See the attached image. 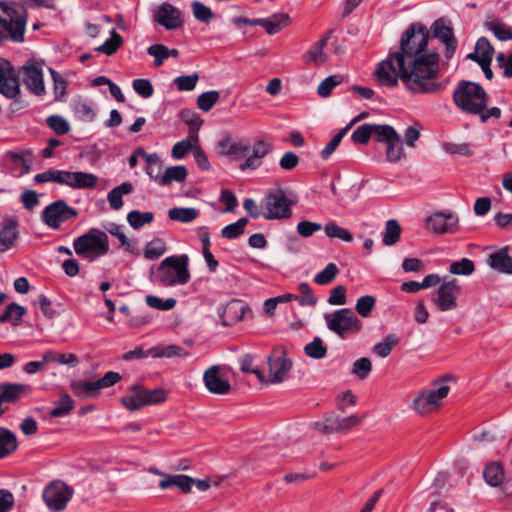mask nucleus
<instances>
[{"mask_svg": "<svg viewBox=\"0 0 512 512\" xmlns=\"http://www.w3.org/2000/svg\"><path fill=\"white\" fill-rule=\"evenodd\" d=\"M159 487L163 490L176 487L181 492L188 494L192 491L193 478L184 474H167L160 480Z\"/></svg>", "mask_w": 512, "mask_h": 512, "instance_id": "25", "label": "nucleus"}, {"mask_svg": "<svg viewBox=\"0 0 512 512\" xmlns=\"http://www.w3.org/2000/svg\"><path fill=\"white\" fill-rule=\"evenodd\" d=\"M75 407L74 400L68 393H62L60 398L54 402V407L49 415L52 417H63L68 415Z\"/></svg>", "mask_w": 512, "mask_h": 512, "instance_id": "35", "label": "nucleus"}, {"mask_svg": "<svg viewBox=\"0 0 512 512\" xmlns=\"http://www.w3.org/2000/svg\"><path fill=\"white\" fill-rule=\"evenodd\" d=\"M324 230L329 238H339L346 242H350L353 239L352 234L348 230L338 226L336 223L327 224Z\"/></svg>", "mask_w": 512, "mask_h": 512, "instance_id": "58", "label": "nucleus"}, {"mask_svg": "<svg viewBox=\"0 0 512 512\" xmlns=\"http://www.w3.org/2000/svg\"><path fill=\"white\" fill-rule=\"evenodd\" d=\"M429 31L411 25L403 34L397 50L376 66L374 81L380 87H396L399 80L414 94H437L445 85L438 80L439 55L428 52Z\"/></svg>", "mask_w": 512, "mask_h": 512, "instance_id": "1", "label": "nucleus"}, {"mask_svg": "<svg viewBox=\"0 0 512 512\" xmlns=\"http://www.w3.org/2000/svg\"><path fill=\"white\" fill-rule=\"evenodd\" d=\"M386 145V157L389 162L395 163L404 157V149L398 134L389 140Z\"/></svg>", "mask_w": 512, "mask_h": 512, "instance_id": "41", "label": "nucleus"}, {"mask_svg": "<svg viewBox=\"0 0 512 512\" xmlns=\"http://www.w3.org/2000/svg\"><path fill=\"white\" fill-rule=\"evenodd\" d=\"M343 81V76L341 75H332L325 78L317 87V93L320 97L326 98L329 97L332 90L341 84Z\"/></svg>", "mask_w": 512, "mask_h": 512, "instance_id": "48", "label": "nucleus"}, {"mask_svg": "<svg viewBox=\"0 0 512 512\" xmlns=\"http://www.w3.org/2000/svg\"><path fill=\"white\" fill-rule=\"evenodd\" d=\"M16 435L7 428L0 429V459H3L17 450Z\"/></svg>", "mask_w": 512, "mask_h": 512, "instance_id": "31", "label": "nucleus"}, {"mask_svg": "<svg viewBox=\"0 0 512 512\" xmlns=\"http://www.w3.org/2000/svg\"><path fill=\"white\" fill-rule=\"evenodd\" d=\"M349 130V126H346L342 130H340L324 147V149L321 151V157L322 159L326 160L328 159L332 153L336 150V148L339 146L342 138L345 136L347 131Z\"/></svg>", "mask_w": 512, "mask_h": 512, "instance_id": "60", "label": "nucleus"}, {"mask_svg": "<svg viewBox=\"0 0 512 512\" xmlns=\"http://www.w3.org/2000/svg\"><path fill=\"white\" fill-rule=\"evenodd\" d=\"M167 393L163 388L146 389L143 385H131L127 393L120 398V403L134 412L145 406L161 404L166 401Z\"/></svg>", "mask_w": 512, "mask_h": 512, "instance_id": "4", "label": "nucleus"}, {"mask_svg": "<svg viewBox=\"0 0 512 512\" xmlns=\"http://www.w3.org/2000/svg\"><path fill=\"white\" fill-rule=\"evenodd\" d=\"M73 247L78 255H105L109 252L108 236L104 231L91 228L87 233L74 240Z\"/></svg>", "mask_w": 512, "mask_h": 512, "instance_id": "7", "label": "nucleus"}, {"mask_svg": "<svg viewBox=\"0 0 512 512\" xmlns=\"http://www.w3.org/2000/svg\"><path fill=\"white\" fill-rule=\"evenodd\" d=\"M396 134H397V132L390 125L373 124V134H372V136L375 137V140L377 142H381V143H385L386 144Z\"/></svg>", "mask_w": 512, "mask_h": 512, "instance_id": "51", "label": "nucleus"}, {"mask_svg": "<svg viewBox=\"0 0 512 512\" xmlns=\"http://www.w3.org/2000/svg\"><path fill=\"white\" fill-rule=\"evenodd\" d=\"M453 102L465 113L480 114L486 108L488 94L480 84L462 80L453 92Z\"/></svg>", "mask_w": 512, "mask_h": 512, "instance_id": "2", "label": "nucleus"}, {"mask_svg": "<svg viewBox=\"0 0 512 512\" xmlns=\"http://www.w3.org/2000/svg\"><path fill=\"white\" fill-rule=\"evenodd\" d=\"M460 218L455 212L438 211L426 219L427 229L433 233L455 234L459 231Z\"/></svg>", "mask_w": 512, "mask_h": 512, "instance_id": "13", "label": "nucleus"}, {"mask_svg": "<svg viewBox=\"0 0 512 512\" xmlns=\"http://www.w3.org/2000/svg\"><path fill=\"white\" fill-rule=\"evenodd\" d=\"M46 124L58 135H66L71 129L69 122L61 115L47 117Z\"/></svg>", "mask_w": 512, "mask_h": 512, "instance_id": "44", "label": "nucleus"}, {"mask_svg": "<svg viewBox=\"0 0 512 512\" xmlns=\"http://www.w3.org/2000/svg\"><path fill=\"white\" fill-rule=\"evenodd\" d=\"M304 352L310 358L322 359L327 354V347L321 338L315 337L312 342L305 345Z\"/></svg>", "mask_w": 512, "mask_h": 512, "instance_id": "43", "label": "nucleus"}, {"mask_svg": "<svg viewBox=\"0 0 512 512\" xmlns=\"http://www.w3.org/2000/svg\"><path fill=\"white\" fill-rule=\"evenodd\" d=\"M272 150V144L264 139H258L252 146L251 154L239 165L240 170H256L262 165V160Z\"/></svg>", "mask_w": 512, "mask_h": 512, "instance_id": "18", "label": "nucleus"}, {"mask_svg": "<svg viewBox=\"0 0 512 512\" xmlns=\"http://www.w3.org/2000/svg\"><path fill=\"white\" fill-rule=\"evenodd\" d=\"M49 72L53 81L55 101H64L67 94V80L53 68H49Z\"/></svg>", "mask_w": 512, "mask_h": 512, "instance_id": "39", "label": "nucleus"}, {"mask_svg": "<svg viewBox=\"0 0 512 512\" xmlns=\"http://www.w3.org/2000/svg\"><path fill=\"white\" fill-rule=\"evenodd\" d=\"M461 294V286L457 280L444 281L435 291L432 301L439 311L445 312L457 308V299Z\"/></svg>", "mask_w": 512, "mask_h": 512, "instance_id": "12", "label": "nucleus"}, {"mask_svg": "<svg viewBox=\"0 0 512 512\" xmlns=\"http://www.w3.org/2000/svg\"><path fill=\"white\" fill-rule=\"evenodd\" d=\"M154 214L152 212H140L138 210H133L128 213L127 221L131 227L134 229H138L145 224H149L153 221Z\"/></svg>", "mask_w": 512, "mask_h": 512, "instance_id": "45", "label": "nucleus"}, {"mask_svg": "<svg viewBox=\"0 0 512 512\" xmlns=\"http://www.w3.org/2000/svg\"><path fill=\"white\" fill-rule=\"evenodd\" d=\"M397 344L398 339L394 335H387L382 342L374 345L373 353L381 358H386Z\"/></svg>", "mask_w": 512, "mask_h": 512, "instance_id": "47", "label": "nucleus"}, {"mask_svg": "<svg viewBox=\"0 0 512 512\" xmlns=\"http://www.w3.org/2000/svg\"><path fill=\"white\" fill-rule=\"evenodd\" d=\"M324 319L328 329L341 338H344L349 332L359 331L361 327L358 318L348 308L327 313L324 315Z\"/></svg>", "mask_w": 512, "mask_h": 512, "instance_id": "8", "label": "nucleus"}, {"mask_svg": "<svg viewBox=\"0 0 512 512\" xmlns=\"http://www.w3.org/2000/svg\"><path fill=\"white\" fill-rule=\"evenodd\" d=\"M43 66L44 61L29 59L20 69L22 80L27 89L37 96H43L46 93L43 79Z\"/></svg>", "mask_w": 512, "mask_h": 512, "instance_id": "11", "label": "nucleus"}, {"mask_svg": "<svg viewBox=\"0 0 512 512\" xmlns=\"http://www.w3.org/2000/svg\"><path fill=\"white\" fill-rule=\"evenodd\" d=\"M76 216V210L63 200L53 202L43 211L44 222L52 228H58L61 223Z\"/></svg>", "mask_w": 512, "mask_h": 512, "instance_id": "14", "label": "nucleus"}, {"mask_svg": "<svg viewBox=\"0 0 512 512\" xmlns=\"http://www.w3.org/2000/svg\"><path fill=\"white\" fill-rule=\"evenodd\" d=\"M97 180V176L92 173L64 170L62 185L73 189H91L96 186Z\"/></svg>", "mask_w": 512, "mask_h": 512, "instance_id": "19", "label": "nucleus"}, {"mask_svg": "<svg viewBox=\"0 0 512 512\" xmlns=\"http://www.w3.org/2000/svg\"><path fill=\"white\" fill-rule=\"evenodd\" d=\"M376 303V299L373 296L365 295L360 297L357 302L355 309L361 317H368Z\"/></svg>", "mask_w": 512, "mask_h": 512, "instance_id": "56", "label": "nucleus"}, {"mask_svg": "<svg viewBox=\"0 0 512 512\" xmlns=\"http://www.w3.org/2000/svg\"><path fill=\"white\" fill-rule=\"evenodd\" d=\"M0 415L5 412L3 403H15L29 391V386L22 383L0 384Z\"/></svg>", "mask_w": 512, "mask_h": 512, "instance_id": "23", "label": "nucleus"}, {"mask_svg": "<svg viewBox=\"0 0 512 512\" xmlns=\"http://www.w3.org/2000/svg\"><path fill=\"white\" fill-rule=\"evenodd\" d=\"M328 39L329 34L324 35L303 55V62L306 65L320 66L326 62L327 55L325 54L324 49L327 45Z\"/></svg>", "mask_w": 512, "mask_h": 512, "instance_id": "24", "label": "nucleus"}, {"mask_svg": "<svg viewBox=\"0 0 512 512\" xmlns=\"http://www.w3.org/2000/svg\"><path fill=\"white\" fill-rule=\"evenodd\" d=\"M339 270L334 263H329L323 271L315 275L314 281L319 285L331 283L337 276Z\"/></svg>", "mask_w": 512, "mask_h": 512, "instance_id": "52", "label": "nucleus"}, {"mask_svg": "<svg viewBox=\"0 0 512 512\" xmlns=\"http://www.w3.org/2000/svg\"><path fill=\"white\" fill-rule=\"evenodd\" d=\"M220 94L216 90H211L200 94L197 98L198 108L204 112H208L218 102Z\"/></svg>", "mask_w": 512, "mask_h": 512, "instance_id": "49", "label": "nucleus"}, {"mask_svg": "<svg viewBox=\"0 0 512 512\" xmlns=\"http://www.w3.org/2000/svg\"><path fill=\"white\" fill-rule=\"evenodd\" d=\"M26 314L25 307L17 304L11 303L9 304L4 312L0 315V323H11L15 326L19 325L22 322V317Z\"/></svg>", "mask_w": 512, "mask_h": 512, "instance_id": "34", "label": "nucleus"}, {"mask_svg": "<svg viewBox=\"0 0 512 512\" xmlns=\"http://www.w3.org/2000/svg\"><path fill=\"white\" fill-rule=\"evenodd\" d=\"M0 93L8 99H14L20 94V84L14 68L4 58H0Z\"/></svg>", "mask_w": 512, "mask_h": 512, "instance_id": "15", "label": "nucleus"}, {"mask_svg": "<svg viewBox=\"0 0 512 512\" xmlns=\"http://www.w3.org/2000/svg\"><path fill=\"white\" fill-rule=\"evenodd\" d=\"M240 369L244 373L254 374L260 383L266 381L265 374L260 369L253 367V357L250 354H246L241 358Z\"/></svg>", "mask_w": 512, "mask_h": 512, "instance_id": "55", "label": "nucleus"}, {"mask_svg": "<svg viewBox=\"0 0 512 512\" xmlns=\"http://www.w3.org/2000/svg\"><path fill=\"white\" fill-rule=\"evenodd\" d=\"M155 21L168 30L177 29L182 25L180 11L168 3H164L158 8Z\"/></svg>", "mask_w": 512, "mask_h": 512, "instance_id": "20", "label": "nucleus"}, {"mask_svg": "<svg viewBox=\"0 0 512 512\" xmlns=\"http://www.w3.org/2000/svg\"><path fill=\"white\" fill-rule=\"evenodd\" d=\"M18 222L14 218H5L2 221V226L0 229V252H5L10 249L17 238V228Z\"/></svg>", "mask_w": 512, "mask_h": 512, "instance_id": "27", "label": "nucleus"}, {"mask_svg": "<svg viewBox=\"0 0 512 512\" xmlns=\"http://www.w3.org/2000/svg\"><path fill=\"white\" fill-rule=\"evenodd\" d=\"M63 173L64 170L48 169L42 173L35 175L34 181L37 183L55 182L62 185Z\"/></svg>", "mask_w": 512, "mask_h": 512, "instance_id": "54", "label": "nucleus"}, {"mask_svg": "<svg viewBox=\"0 0 512 512\" xmlns=\"http://www.w3.org/2000/svg\"><path fill=\"white\" fill-rule=\"evenodd\" d=\"M373 134V124H363L352 133V140L357 144H367Z\"/></svg>", "mask_w": 512, "mask_h": 512, "instance_id": "61", "label": "nucleus"}, {"mask_svg": "<svg viewBox=\"0 0 512 512\" xmlns=\"http://www.w3.org/2000/svg\"><path fill=\"white\" fill-rule=\"evenodd\" d=\"M289 15L284 13L274 14L268 18H260L259 26L263 27L270 35L276 34L289 24Z\"/></svg>", "mask_w": 512, "mask_h": 512, "instance_id": "29", "label": "nucleus"}, {"mask_svg": "<svg viewBox=\"0 0 512 512\" xmlns=\"http://www.w3.org/2000/svg\"><path fill=\"white\" fill-rule=\"evenodd\" d=\"M264 205L267 219H281L290 216L291 211L288 200L283 191L271 193L265 197Z\"/></svg>", "mask_w": 512, "mask_h": 512, "instance_id": "16", "label": "nucleus"}, {"mask_svg": "<svg viewBox=\"0 0 512 512\" xmlns=\"http://www.w3.org/2000/svg\"><path fill=\"white\" fill-rule=\"evenodd\" d=\"M483 477L488 485L498 487L505 479V472L500 463L492 462L485 467Z\"/></svg>", "mask_w": 512, "mask_h": 512, "instance_id": "32", "label": "nucleus"}, {"mask_svg": "<svg viewBox=\"0 0 512 512\" xmlns=\"http://www.w3.org/2000/svg\"><path fill=\"white\" fill-rule=\"evenodd\" d=\"M187 170L184 166H172L167 168L161 176L160 185H169L172 182H183L186 179Z\"/></svg>", "mask_w": 512, "mask_h": 512, "instance_id": "38", "label": "nucleus"}, {"mask_svg": "<svg viewBox=\"0 0 512 512\" xmlns=\"http://www.w3.org/2000/svg\"><path fill=\"white\" fill-rule=\"evenodd\" d=\"M146 304L154 309L168 311L175 307L176 300L174 298H168L166 300L154 295H148L146 297Z\"/></svg>", "mask_w": 512, "mask_h": 512, "instance_id": "53", "label": "nucleus"}, {"mask_svg": "<svg viewBox=\"0 0 512 512\" xmlns=\"http://www.w3.org/2000/svg\"><path fill=\"white\" fill-rule=\"evenodd\" d=\"M433 386V389L419 392L413 399V409L419 415L427 416L438 411L450 392V386L444 378L435 380Z\"/></svg>", "mask_w": 512, "mask_h": 512, "instance_id": "5", "label": "nucleus"}, {"mask_svg": "<svg viewBox=\"0 0 512 512\" xmlns=\"http://www.w3.org/2000/svg\"><path fill=\"white\" fill-rule=\"evenodd\" d=\"M73 493V488L60 480H55L45 487L42 497L51 511L59 512L66 508Z\"/></svg>", "mask_w": 512, "mask_h": 512, "instance_id": "10", "label": "nucleus"}, {"mask_svg": "<svg viewBox=\"0 0 512 512\" xmlns=\"http://www.w3.org/2000/svg\"><path fill=\"white\" fill-rule=\"evenodd\" d=\"M371 370H372V363L366 357H362V358L356 360L352 367V373L362 380L367 378V376L370 374Z\"/></svg>", "mask_w": 512, "mask_h": 512, "instance_id": "62", "label": "nucleus"}, {"mask_svg": "<svg viewBox=\"0 0 512 512\" xmlns=\"http://www.w3.org/2000/svg\"><path fill=\"white\" fill-rule=\"evenodd\" d=\"M402 229L395 219H390L385 223V230L382 236V242L386 246L395 245L401 237Z\"/></svg>", "mask_w": 512, "mask_h": 512, "instance_id": "36", "label": "nucleus"}, {"mask_svg": "<svg viewBox=\"0 0 512 512\" xmlns=\"http://www.w3.org/2000/svg\"><path fill=\"white\" fill-rule=\"evenodd\" d=\"M220 154L223 156H234L240 158L250 150L249 143L244 139H234L231 135L223 137L219 143Z\"/></svg>", "mask_w": 512, "mask_h": 512, "instance_id": "21", "label": "nucleus"}, {"mask_svg": "<svg viewBox=\"0 0 512 512\" xmlns=\"http://www.w3.org/2000/svg\"><path fill=\"white\" fill-rule=\"evenodd\" d=\"M70 388L77 398L83 400L95 398L100 394V388L97 381L74 379L70 383Z\"/></svg>", "mask_w": 512, "mask_h": 512, "instance_id": "26", "label": "nucleus"}, {"mask_svg": "<svg viewBox=\"0 0 512 512\" xmlns=\"http://www.w3.org/2000/svg\"><path fill=\"white\" fill-rule=\"evenodd\" d=\"M150 353L153 358H186L189 356L185 349L175 344L154 346L150 348Z\"/></svg>", "mask_w": 512, "mask_h": 512, "instance_id": "30", "label": "nucleus"}, {"mask_svg": "<svg viewBox=\"0 0 512 512\" xmlns=\"http://www.w3.org/2000/svg\"><path fill=\"white\" fill-rule=\"evenodd\" d=\"M203 381L207 390L213 394L225 395L231 390L229 381L222 377L218 365H213L204 372Z\"/></svg>", "mask_w": 512, "mask_h": 512, "instance_id": "17", "label": "nucleus"}, {"mask_svg": "<svg viewBox=\"0 0 512 512\" xmlns=\"http://www.w3.org/2000/svg\"><path fill=\"white\" fill-rule=\"evenodd\" d=\"M198 216V211L195 208L187 207H174L168 211V217L173 221L181 223H188L195 220Z\"/></svg>", "mask_w": 512, "mask_h": 512, "instance_id": "40", "label": "nucleus"}, {"mask_svg": "<svg viewBox=\"0 0 512 512\" xmlns=\"http://www.w3.org/2000/svg\"><path fill=\"white\" fill-rule=\"evenodd\" d=\"M122 43H123V39H122L121 35L119 33H117L115 29H112L110 38H108L96 50L100 53L111 56L118 50V48L122 45Z\"/></svg>", "mask_w": 512, "mask_h": 512, "instance_id": "42", "label": "nucleus"}, {"mask_svg": "<svg viewBox=\"0 0 512 512\" xmlns=\"http://www.w3.org/2000/svg\"><path fill=\"white\" fill-rule=\"evenodd\" d=\"M298 291L300 296H298V301L301 306H314L317 303V299L314 296L310 286L307 283H301L298 286Z\"/></svg>", "mask_w": 512, "mask_h": 512, "instance_id": "63", "label": "nucleus"}, {"mask_svg": "<svg viewBox=\"0 0 512 512\" xmlns=\"http://www.w3.org/2000/svg\"><path fill=\"white\" fill-rule=\"evenodd\" d=\"M26 11L23 7H11L0 3V40L10 38L21 43L26 30Z\"/></svg>", "mask_w": 512, "mask_h": 512, "instance_id": "3", "label": "nucleus"}, {"mask_svg": "<svg viewBox=\"0 0 512 512\" xmlns=\"http://www.w3.org/2000/svg\"><path fill=\"white\" fill-rule=\"evenodd\" d=\"M269 366V376L262 384H279L285 381L292 368V361L287 357L286 350L283 347H276L267 358Z\"/></svg>", "mask_w": 512, "mask_h": 512, "instance_id": "9", "label": "nucleus"}, {"mask_svg": "<svg viewBox=\"0 0 512 512\" xmlns=\"http://www.w3.org/2000/svg\"><path fill=\"white\" fill-rule=\"evenodd\" d=\"M493 53L494 49L490 42L486 38L481 37L476 42L475 50L472 53H469L467 58L477 62L478 64H491Z\"/></svg>", "mask_w": 512, "mask_h": 512, "instance_id": "28", "label": "nucleus"}, {"mask_svg": "<svg viewBox=\"0 0 512 512\" xmlns=\"http://www.w3.org/2000/svg\"><path fill=\"white\" fill-rule=\"evenodd\" d=\"M74 114L82 121L91 122L96 117V111L92 102L77 100L73 103Z\"/></svg>", "mask_w": 512, "mask_h": 512, "instance_id": "37", "label": "nucleus"}, {"mask_svg": "<svg viewBox=\"0 0 512 512\" xmlns=\"http://www.w3.org/2000/svg\"><path fill=\"white\" fill-rule=\"evenodd\" d=\"M339 417L329 416L323 421L313 423V428L322 434H332L339 432Z\"/></svg>", "mask_w": 512, "mask_h": 512, "instance_id": "46", "label": "nucleus"}, {"mask_svg": "<svg viewBox=\"0 0 512 512\" xmlns=\"http://www.w3.org/2000/svg\"><path fill=\"white\" fill-rule=\"evenodd\" d=\"M488 265L500 273L512 274V258H488Z\"/></svg>", "mask_w": 512, "mask_h": 512, "instance_id": "64", "label": "nucleus"}, {"mask_svg": "<svg viewBox=\"0 0 512 512\" xmlns=\"http://www.w3.org/2000/svg\"><path fill=\"white\" fill-rule=\"evenodd\" d=\"M133 191V185L129 182H124L121 185L113 188L107 195L108 203L113 210H119L123 206V195H128Z\"/></svg>", "mask_w": 512, "mask_h": 512, "instance_id": "33", "label": "nucleus"}, {"mask_svg": "<svg viewBox=\"0 0 512 512\" xmlns=\"http://www.w3.org/2000/svg\"><path fill=\"white\" fill-rule=\"evenodd\" d=\"M192 12L194 17L203 23H209L214 17L213 11L199 1L192 3Z\"/></svg>", "mask_w": 512, "mask_h": 512, "instance_id": "57", "label": "nucleus"}, {"mask_svg": "<svg viewBox=\"0 0 512 512\" xmlns=\"http://www.w3.org/2000/svg\"><path fill=\"white\" fill-rule=\"evenodd\" d=\"M189 279L188 258H165L155 274V282L163 286L183 285Z\"/></svg>", "mask_w": 512, "mask_h": 512, "instance_id": "6", "label": "nucleus"}, {"mask_svg": "<svg viewBox=\"0 0 512 512\" xmlns=\"http://www.w3.org/2000/svg\"><path fill=\"white\" fill-rule=\"evenodd\" d=\"M247 224V218H240L236 222L225 226L221 231V235L227 239L237 238L238 236L244 233V229Z\"/></svg>", "mask_w": 512, "mask_h": 512, "instance_id": "50", "label": "nucleus"}, {"mask_svg": "<svg viewBox=\"0 0 512 512\" xmlns=\"http://www.w3.org/2000/svg\"><path fill=\"white\" fill-rule=\"evenodd\" d=\"M474 269V263L467 258L453 262L449 267L450 273L454 275H470Z\"/></svg>", "mask_w": 512, "mask_h": 512, "instance_id": "59", "label": "nucleus"}, {"mask_svg": "<svg viewBox=\"0 0 512 512\" xmlns=\"http://www.w3.org/2000/svg\"><path fill=\"white\" fill-rule=\"evenodd\" d=\"M433 33L436 38L446 45V56L450 58L457 47L452 28L446 24L445 20L438 19L433 24Z\"/></svg>", "mask_w": 512, "mask_h": 512, "instance_id": "22", "label": "nucleus"}]
</instances>
